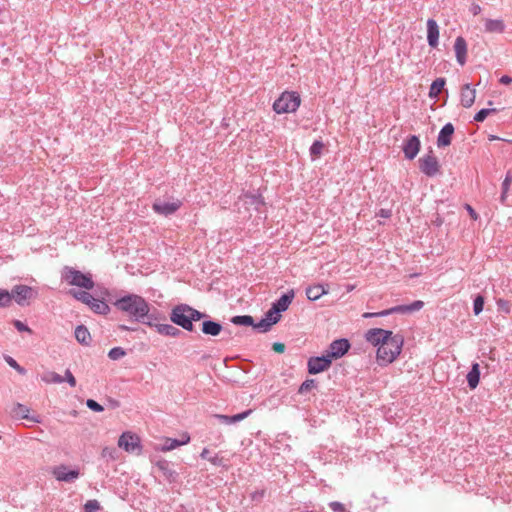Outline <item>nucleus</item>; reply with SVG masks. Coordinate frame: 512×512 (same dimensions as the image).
<instances>
[{
    "instance_id": "nucleus-11",
    "label": "nucleus",
    "mask_w": 512,
    "mask_h": 512,
    "mask_svg": "<svg viewBox=\"0 0 512 512\" xmlns=\"http://www.w3.org/2000/svg\"><path fill=\"white\" fill-rule=\"evenodd\" d=\"M390 336L391 331L382 328H371L365 333L366 341L375 347H380Z\"/></svg>"
},
{
    "instance_id": "nucleus-8",
    "label": "nucleus",
    "mask_w": 512,
    "mask_h": 512,
    "mask_svg": "<svg viewBox=\"0 0 512 512\" xmlns=\"http://www.w3.org/2000/svg\"><path fill=\"white\" fill-rule=\"evenodd\" d=\"M419 169L427 177H434L440 173V164L437 157L430 150L428 154L422 156L419 160Z\"/></svg>"
},
{
    "instance_id": "nucleus-43",
    "label": "nucleus",
    "mask_w": 512,
    "mask_h": 512,
    "mask_svg": "<svg viewBox=\"0 0 512 512\" xmlns=\"http://www.w3.org/2000/svg\"><path fill=\"white\" fill-rule=\"evenodd\" d=\"M485 298L483 295L478 294L473 301V312L475 315H479L484 308Z\"/></svg>"
},
{
    "instance_id": "nucleus-62",
    "label": "nucleus",
    "mask_w": 512,
    "mask_h": 512,
    "mask_svg": "<svg viewBox=\"0 0 512 512\" xmlns=\"http://www.w3.org/2000/svg\"><path fill=\"white\" fill-rule=\"evenodd\" d=\"M499 82H500L501 84L508 85V84L512 83V77H510L509 75H503V76L499 79Z\"/></svg>"
},
{
    "instance_id": "nucleus-12",
    "label": "nucleus",
    "mask_w": 512,
    "mask_h": 512,
    "mask_svg": "<svg viewBox=\"0 0 512 512\" xmlns=\"http://www.w3.org/2000/svg\"><path fill=\"white\" fill-rule=\"evenodd\" d=\"M52 474L56 480L70 483L79 477L80 472L78 469L69 470L66 465L61 464L53 468Z\"/></svg>"
},
{
    "instance_id": "nucleus-1",
    "label": "nucleus",
    "mask_w": 512,
    "mask_h": 512,
    "mask_svg": "<svg viewBox=\"0 0 512 512\" xmlns=\"http://www.w3.org/2000/svg\"><path fill=\"white\" fill-rule=\"evenodd\" d=\"M115 308L125 313L130 320L143 321L149 311V303L142 296L134 293L126 294L112 302Z\"/></svg>"
},
{
    "instance_id": "nucleus-34",
    "label": "nucleus",
    "mask_w": 512,
    "mask_h": 512,
    "mask_svg": "<svg viewBox=\"0 0 512 512\" xmlns=\"http://www.w3.org/2000/svg\"><path fill=\"white\" fill-rule=\"evenodd\" d=\"M511 183H512V172L508 171L506 173V176H505L503 182H502V192H501V196H500V202L502 204H505V202H506L507 193L509 191Z\"/></svg>"
},
{
    "instance_id": "nucleus-31",
    "label": "nucleus",
    "mask_w": 512,
    "mask_h": 512,
    "mask_svg": "<svg viewBox=\"0 0 512 512\" xmlns=\"http://www.w3.org/2000/svg\"><path fill=\"white\" fill-rule=\"evenodd\" d=\"M446 79L443 77L436 78L430 85L429 97L432 99L438 98L439 94L444 90Z\"/></svg>"
},
{
    "instance_id": "nucleus-64",
    "label": "nucleus",
    "mask_w": 512,
    "mask_h": 512,
    "mask_svg": "<svg viewBox=\"0 0 512 512\" xmlns=\"http://www.w3.org/2000/svg\"><path fill=\"white\" fill-rule=\"evenodd\" d=\"M200 457H201L202 459H206V460H207V458H211V457L209 456V450H208L207 448H204V449L202 450V452L200 453Z\"/></svg>"
},
{
    "instance_id": "nucleus-45",
    "label": "nucleus",
    "mask_w": 512,
    "mask_h": 512,
    "mask_svg": "<svg viewBox=\"0 0 512 512\" xmlns=\"http://www.w3.org/2000/svg\"><path fill=\"white\" fill-rule=\"evenodd\" d=\"M496 304L499 312H503L505 314H509L511 312V303L508 300L499 298L496 301Z\"/></svg>"
},
{
    "instance_id": "nucleus-24",
    "label": "nucleus",
    "mask_w": 512,
    "mask_h": 512,
    "mask_svg": "<svg viewBox=\"0 0 512 512\" xmlns=\"http://www.w3.org/2000/svg\"><path fill=\"white\" fill-rule=\"evenodd\" d=\"M244 203L253 207L256 211L265 205L264 198L260 193L247 192L244 194Z\"/></svg>"
},
{
    "instance_id": "nucleus-17",
    "label": "nucleus",
    "mask_w": 512,
    "mask_h": 512,
    "mask_svg": "<svg viewBox=\"0 0 512 512\" xmlns=\"http://www.w3.org/2000/svg\"><path fill=\"white\" fill-rule=\"evenodd\" d=\"M162 320H165L164 314H162L158 309L152 307L149 304V311L147 313V316H144L143 321H141L140 323L145 324L149 327H154L157 330V326L162 324L160 323Z\"/></svg>"
},
{
    "instance_id": "nucleus-6",
    "label": "nucleus",
    "mask_w": 512,
    "mask_h": 512,
    "mask_svg": "<svg viewBox=\"0 0 512 512\" xmlns=\"http://www.w3.org/2000/svg\"><path fill=\"white\" fill-rule=\"evenodd\" d=\"M9 296L11 301L14 299L19 306L24 307L30 305L31 301L38 297V291L31 286L18 284L11 289Z\"/></svg>"
},
{
    "instance_id": "nucleus-35",
    "label": "nucleus",
    "mask_w": 512,
    "mask_h": 512,
    "mask_svg": "<svg viewBox=\"0 0 512 512\" xmlns=\"http://www.w3.org/2000/svg\"><path fill=\"white\" fill-rule=\"evenodd\" d=\"M276 323L277 319H274V321L270 322L266 317H264L257 323L253 321L252 327L258 330L259 332L265 333L268 332L271 329V327Z\"/></svg>"
},
{
    "instance_id": "nucleus-13",
    "label": "nucleus",
    "mask_w": 512,
    "mask_h": 512,
    "mask_svg": "<svg viewBox=\"0 0 512 512\" xmlns=\"http://www.w3.org/2000/svg\"><path fill=\"white\" fill-rule=\"evenodd\" d=\"M421 142L418 136L409 135L403 143V153L406 159L413 160L419 153Z\"/></svg>"
},
{
    "instance_id": "nucleus-36",
    "label": "nucleus",
    "mask_w": 512,
    "mask_h": 512,
    "mask_svg": "<svg viewBox=\"0 0 512 512\" xmlns=\"http://www.w3.org/2000/svg\"><path fill=\"white\" fill-rule=\"evenodd\" d=\"M253 317L250 315H236L231 318V322L238 326H252Z\"/></svg>"
},
{
    "instance_id": "nucleus-55",
    "label": "nucleus",
    "mask_w": 512,
    "mask_h": 512,
    "mask_svg": "<svg viewBox=\"0 0 512 512\" xmlns=\"http://www.w3.org/2000/svg\"><path fill=\"white\" fill-rule=\"evenodd\" d=\"M329 507L334 512H345L346 511L345 506L341 502H338V501L330 502Z\"/></svg>"
},
{
    "instance_id": "nucleus-57",
    "label": "nucleus",
    "mask_w": 512,
    "mask_h": 512,
    "mask_svg": "<svg viewBox=\"0 0 512 512\" xmlns=\"http://www.w3.org/2000/svg\"><path fill=\"white\" fill-rule=\"evenodd\" d=\"M407 306L406 305H397V306H394V307H391L390 308V312L391 314H395V313H408L407 311Z\"/></svg>"
},
{
    "instance_id": "nucleus-47",
    "label": "nucleus",
    "mask_w": 512,
    "mask_h": 512,
    "mask_svg": "<svg viewBox=\"0 0 512 512\" xmlns=\"http://www.w3.org/2000/svg\"><path fill=\"white\" fill-rule=\"evenodd\" d=\"M83 509H84V512H98L101 509V506L97 500L93 499V500H88L84 504Z\"/></svg>"
},
{
    "instance_id": "nucleus-51",
    "label": "nucleus",
    "mask_w": 512,
    "mask_h": 512,
    "mask_svg": "<svg viewBox=\"0 0 512 512\" xmlns=\"http://www.w3.org/2000/svg\"><path fill=\"white\" fill-rule=\"evenodd\" d=\"M86 406L94 412H102L104 410V407L93 399H88Z\"/></svg>"
},
{
    "instance_id": "nucleus-18",
    "label": "nucleus",
    "mask_w": 512,
    "mask_h": 512,
    "mask_svg": "<svg viewBox=\"0 0 512 512\" xmlns=\"http://www.w3.org/2000/svg\"><path fill=\"white\" fill-rule=\"evenodd\" d=\"M455 128L452 123H446L440 130L437 137V146L443 148L449 146L452 141Z\"/></svg>"
},
{
    "instance_id": "nucleus-41",
    "label": "nucleus",
    "mask_w": 512,
    "mask_h": 512,
    "mask_svg": "<svg viewBox=\"0 0 512 512\" xmlns=\"http://www.w3.org/2000/svg\"><path fill=\"white\" fill-rule=\"evenodd\" d=\"M14 412L20 416L21 418L23 419H28V420H32L34 422H37L39 423L40 421L35 419V418H30L28 416V412H29V408L26 406V405H23V404H20V403H17V405L15 406V409H14Z\"/></svg>"
},
{
    "instance_id": "nucleus-28",
    "label": "nucleus",
    "mask_w": 512,
    "mask_h": 512,
    "mask_svg": "<svg viewBox=\"0 0 512 512\" xmlns=\"http://www.w3.org/2000/svg\"><path fill=\"white\" fill-rule=\"evenodd\" d=\"M480 381V367L478 363H473L467 374V383L470 389H475Z\"/></svg>"
},
{
    "instance_id": "nucleus-14",
    "label": "nucleus",
    "mask_w": 512,
    "mask_h": 512,
    "mask_svg": "<svg viewBox=\"0 0 512 512\" xmlns=\"http://www.w3.org/2000/svg\"><path fill=\"white\" fill-rule=\"evenodd\" d=\"M182 205L180 200H176L173 202H166L162 200H156L153 203V210L161 215L169 216L174 214Z\"/></svg>"
},
{
    "instance_id": "nucleus-42",
    "label": "nucleus",
    "mask_w": 512,
    "mask_h": 512,
    "mask_svg": "<svg viewBox=\"0 0 512 512\" xmlns=\"http://www.w3.org/2000/svg\"><path fill=\"white\" fill-rule=\"evenodd\" d=\"M101 456L107 460H116L119 457V451L115 447H104Z\"/></svg>"
},
{
    "instance_id": "nucleus-2",
    "label": "nucleus",
    "mask_w": 512,
    "mask_h": 512,
    "mask_svg": "<svg viewBox=\"0 0 512 512\" xmlns=\"http://www.w3.org/2000/svg\"><path fill=\"white\" fill-rule=\"evenodd\" d=\"M169 318L174 325L179 326L188 332H194V322L200 321L204 318H209V315L188 304L180 303L171 309Z\"/></svg>"
},
{
    "instance_id": "nucleus-10",
    "label": "nucleus",
    "mask_w": 512,
    "mask_h": 512,
    "mask_svg": "<svg viewBox=\"0 0 512 512\" xmlns=\"http://www.w3.org/2000/svg\"><path fill=\"white\" fill-rule=\"evenodd\" d=\"M351 345L348 339L340 338L332 341L326 350V353L332 359L343 357L350 349Z\"/></svg>"
},
{
    "instance_id": "nucleus-44",
    "label": "nucleus",
    "mask_w": 512,
    "mask_h": 512,
    "mask_svg": "<svg viewBox=\"0 0 512 512\" xmlns=\"http://www.w3.org/2000/svg\"><path fill=\"white\" fill-rule=\"evenodd\" d=\"M126 355V351L122 347H114L108 352L111 360H119Z\"/></svg>"
},
{
    "instance_id": "nucleus-33",
    "label": "nucleus",
    "mask_w": 512,
    "mask_h": 512,
    "mask_svg": "<svg viewBox=\"0 0 512 512\" xmlns=\"http://www.w3.org/2000/svg\"><path fill=\"white\" fill-rule=\"evenodd\" d=\"M69 294L72 295L76 300L89 306L90 302L94 300V297L87 291L71 289Z\"/></svg>"
},
{
    "instance_id": "nucleus-40",
    "label": "nucleus",
    "mask_w": 512,
    "mask_h": 512,
    "mask_svg": "<svg viewBox=\"0 0 512 512\" xmlns=\"http://www.w3.org/2000/svg\"><path fill=\"white\" fill-rule=\"evenodd\" d=\"M323 148L324 143L321 140H315L309 149L311 158H318L322 154Z\"/></svg>"
},
{
    "instance_id": "nucleus-3",
    "label": "nucleus",
    "mask_w": 512,
    "mask_h": 512,
    "mask_svg": "<svg viewBox=\"0 0 512 512\" xmlns=\"http://www.w3.org/2000/svg\"><path fill=\"white\" fill-rule=\"evenodd\" d=\"M403 344V335L399 333L393 334L391 331V336L388 337L387 341H385L384 344H381V346L377 348L378 364L381 366H386L394 362L400 355Z\"/></svg>"
},
{
    "instance_id": "nucleus-46",
    "label": "nucleus",
    "mask_w": 512,
    "mask_h": 512,
    "mask_svg": "<svg viewBox=\"0 0 512 512\" xmlns=\"http://www.w3.org/2000/svg\"><path fill=\"white\" fill-rule=\"evenodd\" d=\"M11 305V297L9 296V291L5 289H0V308H6Z\"/></svg>"
},
{
    "instance_id": "nucleus-37",
    "label": "nucleus",
    "mask_w": 512,
    "mask_h": 512,
    "mask_svg": "<svg viewBox=\"0 0 512 512\" xmlns=\"http://www.w3.org/2000/svg\"><path fill=\"white\" fill-rule=\"evenodd\" d=\"M42 381L45 383H63L64 378L54 371H49L41 376Z\"/></svg>"
},
{
    "instance_id": "nucleus-26",
    "label": "nucleus",
    "mask_w": 512,
    "mask_h": 512,
    "mask_svg": "<svg viewBox=\"0 0 512 512\" xmlns=\"http://www.w3.org/2000/svg\"><path fill=\"white\" fill-rule=\"evenodd\" d=\"M76 340L84 346H89L91 344L92 338L88 328L84 325H78L75 328L74 332Z\"/></svg>"
},
{
    "instance_id": "nucleus-29",
    "label": "nucleus",
    "mask_w": 512,
    "mask_h": 512,
    "mask_svg": "<svg viewBox=\"0 0 512 512\" xmlns=\"http://www.w3.org/2000/svg\"><path fill=\"white\" fill-rule=\"evenodd\" d=\"M157 332L164 336H169L173 338H178L183 335V332L176 327V325L172 324H161L157 326Z\"/></svg>"
},
{
    "instance_id": "nucleus-16",
    "label": "nucleus",
    "mask_w": 512,
    "mask_h": 512,
    "mask_svg": "<svg viewBox=\"0 0 512 512\" xmlns=\"http://www.w3.org/2000/svg\"><path fill=\"white\" fill-rule=\"evenodd\" d=\"M159 471L162 472L165 479L171 484L176 483L179 478V474L176 470L171 467V464L166 459H160L155 463Z\"/></svg>"
},
{
    "instance_id": "nucleus-49",
    "label": "nucleus",
    "mask_w": 512,
    "mask_h": 512,
    "mask_svg": "<svg viewBox=\"0 0 512 512\" xmlns=\"http://www.w3.org/2000/svg\"><path fill=\"white\" fill-rule=\"evenodd\" d=\"M207 460L215 465V466H219V467H223V468H228V466L226 465V460L224 457H221L219 456L218 454H216L215 456L211 457V458H207Z\"/></svg>"
},
{
    "instance_id": "nucleus-52",
    "label": "nucleus",
    "mask_w": 512,
    "mask_h": 512,
    "mask_svg": "<svg viewBox=\"0 0 512 512\" xmlns=\"http://www.w3.org/2000/svg\"><path fill=\"white\" fill-rule=\"evenodd\" d=\"M13 325L19 332H28L29 334L33 333L32 329L20 320H14Z\"/></svg>"
},
{
    "instance_id": "nucleus-15",
    "label": "nucleus",
    "mask_w": 512,
    "mask_h": 512,
    "mask_svg": "<svg viewBox=\"0 0 512 512\" xmlns=\"http://www.w3.org/2000/svg\"><path fill=\"white\" fill-rule=\"evenodd\" d=\"M224 330L222 324L213 319L204 318L201 323V331L204 335L216 337Z\"/></svg>"
},
{
    "instance_id": "nucleus-20",
    "label": "nucleus",
    "mask_w": 512,
    "mask_h": 512,
    "mask_svg": "<svg viewBox=\"0 0 512 512\" xmlns=\"http://www.w3.org/2000/svg\"><path fill=\"white\" fill-rule=\"evenodd\" d=\"M457 62L463 66L467 61V42L462 36H458L454 43Z\"/></svg>"
},
{
    "instance_id": "nucleus-54",
    "label": "nucleus",
    "mask_w": 512,
    "mask_h": 512,
    "mask_svg": "<svg viewBox=\"0 0 512 512\" xmlns=\"http://www.w3.org/2000/svg\"><path fill=\"white\" fill-rule=\"evenodd\" d=\"M266 494L265 489L256 490L253 493H251L250 497L252 501L261 502Z\"/></svg>"
},
{
    "instance_id": "nucleus-48",
    "label": "nucleus",
    "mask_w": 512,
    "mask_h": 512,
    "mask_svg": "<svg viewBox=\"0 0 512 512\" xmlns=\"http://www.w3.org/2000/svg\"><path fill=\"white\" fill-rule=\"evenodd\" d=\"M5 360L7 362V364L14 368L18 373L20 374H25L26 373V370L25 368H23L22 366H20L17 361L15 359H13L11 356H6L5 357Z\"/></svg>"
},
{
    "instance_id": "nucleus-5",
    "label": "nucleus",
    "mask_w": 512,
    "mask_h": 512,
    "mask_svg": "<svg viewBox=\"0 0 512 512\" xmlns=\"http://www.w3.org/2000/svg\"><path fill=\"white\" fill-rule=\"evenodd\" d=\"M301 104L298 92L284 91L273 103V110L277 114L294 113Z\"/></svg>"
},
{
    "instance_id": "nucleus-53",
    "label": "nucleus",
    "mask_w": 512,
    "mask_h": 512,
    "mask_svg": "<svg viewBox=\"0 0 512 512\" xmlns=\"http://www.w3.org/2000/svg\"><path fill=\"white\" fill-rule=\"evenodd\" d=\"M406 306H407L406 308H407L408 313H410V312H414V311L420 310L424 306V303L421 300H416V301H414L411 304L406 305Z\"/></svg>"
},
{
    "instance_id": "nucleus-19",
    "label": "nucleus",
    "mask_w": 512,
    "mask_h": 512,
    "mask_svg": "<svg viewBox=\"0 0 512 512\" xmlns=\"http://www.w3.org/2000/svg\"><path fill=\"white\" fill-rule=\"evenodd\" d=\"M427 42L431 48H436L439 43V26L436 20H427Z\"/></svg>"
},
{
    "instance_id": "nucleus-25",
    "label": "nucleus",
    "mask_w": 512,
    "mask_h": 512,
    "mask_svg": "<svg viewBox=\"0 0 512 512\" xmlns=\"http://www.w3.org/2000/svg\"><path fill=\"white\" fill-rule=\"evenodd\" d=\"M252 413V409H248L244 412H241V413H238V414H235V415H222V414H217L215 415L216 418H218L222 423L224 424H227V425H230V424H234V423H237L239 421H242L244 420L245 418H247L250 414Z\"/></svg>"
},
{
    "instance_id": "nucleus-23",
    "label": "nucleus",
    "mask_w": 512,
    "mask_h": 512,
    "mask_svg": "<svg viewBox=\"0 0 512 512\" xmlns=\"http://www.w3.org/2000/svg\"><path fill=\"white\" fill-rule=\"evenodd\" d=\"M328 291H329V286L327 284L326 285L314 284V285L308 286L305 290V293H306L307 298L310 301H316L321 296L327 294Z\"/></svg>"
},
{
    "instance_id": "nucleus-32",
    "label": "nucleus",
    "mask_w": 512,
    "mask_h": 512,
    "mask_svg": "<svg viewBox=\"0 0 512 512\" xmlns=\"http://www.w3.org/2000/svg\"><path fill=\"white\" fill-rule=\"evenodd\" d=\"M190 441V436L188 434L184 435L182 440L167 438L165 444L162 447V451H170L181 445L187 444Z\"/></svg>"
},
{
    "instance_id": "nucleus-22",
    "label": "nucleus",
    "mask_w": 512,
    "mask_h": 512,
    "mask_svg": "<svg viewBox=\"0 0 512 512\" xmlns=\"http://www.w3.org/2000/svg\"><path fill=\"white\" fill-rule=\"evenodd\" d=\"M476 98V90L471 88L470 84H464L461 87L460 101L461 105L465 108H470Z\"/></svg>"
},
{
    "instance_id": "nucleus-21",
    "label": "nucleus",
    "mask_w": 512,
    "mask_h": 512,
    "mask_svg": "<svg viewBox=\"0 0 512 512\" xmlns=\"http://www.w3.org/2000/svg\"><path fill=\"white\" fill-rule=\"evenodd\" d=\"M294 297H295V292L293 289L284 293L283 295H281V297L279 299H277L275 302L272 303L274 310L275 311L277 310L279 313L285 312L289 308Z\"/></svg>"
},
{
    "instance_id": "nucleus-39",
    "label": "nucleus",
    "mask_w": 512,
    "mask_h": 512,
    "mask_svg": "<svg viewBox=\"0 0 512 512\" xmlns=\"http://www.w3.org/2000/svg\"><path fill=\"white\" fill-rule=\"evenodd\" d=\"M496 108H483L474 115V121L483 122L489 115L497 113Z\"/></svg>"
},
{
    "instance_id": "nucleus-60",
    "label": "nucleus",
    "mask_w": 512,
    "mask_h": 512,
    "mask_svg": "<svg viewBox=\"0 0 512 512\" xmlns=\"http://www.w3.org/2000/svg\"><path fill=\"white\" fill-rule=\"evenodd\" d=\"M392 215V212L390 209H380L377 213V216H380L382 218H390Z\"/></svg>"
},
{
    "instance_id": "nucleus-4",
    "label": "nucleus",
    "mask_w": 512,
    "mask_h": 512,
    "mask_svg": "<svg viewBox=\"0 0 512 512\" xmlns=\"http://www.w3.org/2000/svg\"><path fill=\"white\" fill-rule=\"evenodd\" d=\"M61 278L71 286H77L86 290H92L95 286L91 274H84L70 266H65L62 269Z\"/></svg>"
},
{
    "instance_id": "nucleus-58",
    "label": "nucleus",
    "mask_w": 512,
    "mask_h": 512,
    "mask_svg": "<svg viewBox=\"0 0 512 512\" xmlns=\"http://www.w3.org/2000/svg\"><path fill=\"white\" fill-rule=\"evenodd\" d=\"M272 349L276 352V353H284L285 352V344L284 343H281V342H275L273 343L272 345Z\"/></svg>"
},
{
    "instance_id": "nucleus-9",
    "label": "nucleus",
    "mask_w": 512,
    "mask_h": 512,
    "mask_svg": "<svg viewBox=\"0 0 512 512\" xmlns=\"http://www.w3.org/2000/svg\"><path fill=\"white\" fill-rule=\"evenodd\" d=\"M331 365L332 359L327 353L322 354L321 356H313L307 361V371L311 375H316L328 370Z\"/></svg>"
},
{
    "instance_id": "nucleus-63",
    "label": "nucleus",
    "mask_w": 512,
    "mask_h": 512,
    "mask_svg": "<svg viewBox=\"0 0 512 512\" xmlns=\"http://www.w3.org/2000/svg\"><path fill=\"white\" fill-rule=\"evenodd\" d=\"M375 314H376V317H384V316L391 315L390 308L382 310L380 312H375Z\"/></svg>"
},
{
    "instance_id": "nucleus-27",
    "label": "nucleus",
    "mask_w": 512,
    "mask_h": 512,
    "mask_svg": "<svg viewBox=\"0 0 512 512\" xmlns=\"http://www.w3.org/2000/svg\"><path fill=\"white\" fill-rule=\"evenodd\" d=\"M88 307L94 313L99 314V315H107L110 312V307L104 298L102 300L98 299V298H94V300H92L90 302Z\"/></svg>"
},
{
    "instance_id": "nucleus-50",
    "label": "nucleus",
    "mask_w": 512,
    "mask_h": 512,
    "mask_svg": "<svg viewBox=\"0 0 512 512\" xmlns=\"http://www.w3.org/2000/svg\"><path fill=\"white\" fill-rule=\"evenodd\" d=\"M265 317L270 321H274V319H277V323L281 319V313H279L277 310H274V307L271 305V308L265 313Z\"/></svg>"
},
{
    "instance_id": "nucleus-38",
    "label": "nucleus",
    "mask_w": 512,
    "mask_h": 512,
    "mask_svg": "<svg viewBox=\"0 0 512 512\" xmlns=\"http://www.w3.org/2000/svg\"><path fill=\"white\" fill-rule=\"evenodd\" d=\"M318 383L315 379H306L298 388L297 393L300 395H303L305 393H308L312 389L317 388Z\"/></svg>"
},
{
    "instance_id": "nucleus-7",
    "label": "nucleus",
    "mask_w": 512,
    "mask_h": 512,
    "mask_svg": "<svg viewBox=\"0 0 512 512\" xmlns=\"http://www.w3.org/2000/svg\"><path fill=\"white\" fill-rule=\"evenodd\" d=\"M118 446L128 453L142 454L140 437L130 431L123 432L118 439Z\"/></svg>"
},
{
    "instance_id": "nucleus-59",
    "label": "nucleus",
    "mask_w": 512,
    "mask_h": 512,
    "mask_svg": "<svg viewBox=\"0 0 512 512\" xmlns=\"http://www.w3.org/2000/svg\"><path fill=\"white\" fill-rule=\"evenodd\" d=\"M481 11H482V8H481V6H480L479 4H477V3H472V5H471V7H470V12H471L474 16H476V15L480 14V13H481Z\"/></svg>"
},
{
    "instance_id": "nucleus-56",
    "label": "nucleus",
    "mask_w": 512,
    "mask_h": 512,
    "mask_svg": "<svg viewBox=\"0 0 512 512\" xmlns=\"http://www.w3.org/2000/svg\"><path fill=\"white\" fill-rule=\"evenodd\" d=\"M64 381H66L71 387L76 386V379L69 369L65 371Z\"/></svg>"
},
{
    "instance_id": "nucleus-30",
    "label": "nucleus",
    "mask_w": 512,
    "mask_h": 512,
    "mask_svg": "<svg viewBox=\"0 0 512 512\" xmlns=\"http://www.w3.org/2000/svg\"><path fill=\"white\" fill-rule=\"evenodd\" d=\"M485 31L488 33H503L505 31L504 21L501 19H486Z\"/></svg>"
},
{
    "instance_id": "nucleus-61",
    "label": "nucleus",
    "mask_w": 512,
    "mask_h": 512,
    "mask_svg": "<svg viewBox=\"0 0 512 512\" xmlns=\"http://www.w3.org/2000/svg\"><path fill=\"white\" fill-rule=\"evenodd\" d=\"M466 209H467V211H468V213H469L470 217H471L472 219H474V220H477V218H478V214H477V212H476V211H475V210H474L470 205H468V204L466 205Z\"/></svg>"
}]
</instances>
